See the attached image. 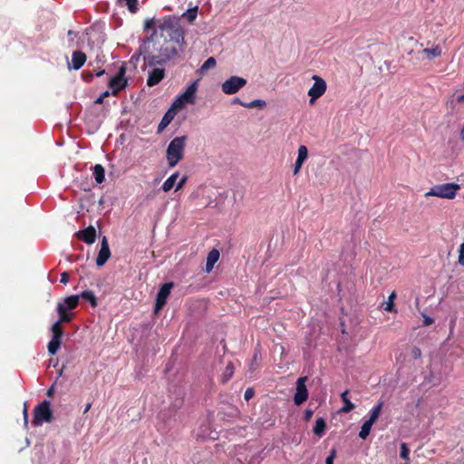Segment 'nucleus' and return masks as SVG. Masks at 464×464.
I'll use <instances>...</instances> for the list:
<instances>
[{
	"label": "nucleus",
	"mask_w": 464,
	"mask_h": 464,
	"mask_svg": "<svg viewBox=\"0 0 464 464\" xmlns=\"http://www.w3.org/2000/svg\"><path fill=\"white\" fill-rule=\"evenodd\" d=\"M152 40L148 38L145 40L139 48L140 55L143 56V61L147 66L164 65L168 62L175 59L179 56V52H182L185 45V39L183 41H178L177 39H171L164 37L163 43H159V48H157L158 53L154 54L151 51Z\"/></svg>",
	"instance_id": "f257e3e1"
},
{
	"label": "nucleus",
	"mask_w": 464,
	"mask_h": 464,
	"mask_svg": "<svg viewBox=\"0 0 464 464\" xmlns=\"http://www.w3.org/2000/svg\"><path fill=\"white\" fill-rule=\"evenodd\" d=\"M53 392H54V386L53 385L47 390L46 395L50 397L53 394Z\"/></svg>",
	"instance_id": "603ef678"
},
{
	"label": "nucleus",
	"mask_w": 464,
	"mask_h": 464,
	"mask_svg": "<svg viewBox=\"0 0 464 464\" xmlns=\"http://www.w3.org/2000/svg\"><path fill=\"white\" fill-rule=\"evenodd\" d=\"M383 407V401H380L371 410L370 418L367 420L372 423H374L379 418L382 409Z\"/></svg>",
	"instance_id": "412c9836"
},
{
	"label": "nucleus",
	"mask_w": 464,
	"mask_h": 464,
	"mask_svg": "<svg viewBox=\"0 0 464 464\" xmlns=\"http://www.w3.org/2000/svg\"><path fill=\"white\" fill-rule=\"evenodd\" d=\"M303 164H304V161H302V160L300 161L298 160H295V168H294V175L298 174V172L300 171Z\"/></svg>",
	"instance_id": "37998d69"
},
{
	"label": "nucleus",
	"mask_w": 464,
	"mask_h": 464,
	"mask_svg": "<svg viewBox=\"0 0 464 464\" xmlns=\"http://www.w3.org/2000/svg\"><path fill=\"white\" fill-rule=\"evenodd\" d=\"M217 64L216 59L214 57H208L204 63L201 65L199 71L201 72L208 71L211 68H214Z\"/></svg>",
	"instance_id": "7c9ffc66"
},
{
	"label": "nucleus",
	"mask_w": 464,
	"mask_h": 464,
	"mask_svg": "<svg viewBox=\"0 0 464 464\" xmlns=\"http://www.w3.org/2000/svg\"><path fill=\"white\" fill-rule=\"evenodd\" d=\"M457 101L459 102H464V93L462 95H459L458 98H457Z\"/></svg>",
	"instance_id": "6e6d98bb"
},
{
	"label": "nucleus",
	"mask_w": 464,
	"mask_h": 464,
	"mask_svg": "<svg viewBox=\"0 0 464 464\" xmlns=\"http://www.w3.org/2000/svg\"><path fill=\"white\" fill-rule=\"evenodd\" d=\"M105 71L104 70H101V71H97L95 73H93L92 72H89V71H84L82 73V77L83 79V81L85 82H91L92 77L94 75L100 77L102 76V74H104Z\"/></svg>",
	"instance_id": "473e14b6"
},
{
	"label": "nucleus",
	"mask_w": 464,
	"mask_h": 464,
	"mask_svg": "<svg viewBox=\"0 0 464 464\" xmlns=\"http://www.w3.org/2000/svg\"><path fill=\"white\" fill-rule=\"evenodd\" d=\"M459 263L464 266V242L459 246Z\"/></svg>",
	"instance_id": "a19ab883"
},
{
	"label": "nucleus",
	"mask_w": 464,
	"mask_h": 464,
	"mask_svg": "<svg viewBox=\"0 0 464 464\" xmlns=\"http://www.w3.org/2000/svg\"><path fill=\"white\" fill-rule=\"evenodd\" d=\"M92 407V403H87L85 408H84V411H83V413H86Z\"/></svg>",
	"instance_id": "5fc2aeb1"
},
{
	"label": "nucleus",
	"mask_w": 464,
	"mask_h": 464,
	"mask_svg": "<svg viewBox=\"0 0 464 464\" xmlns=\"http://www.w3.org/2000/svg\"><path fill=\"white\" fill-rule=\"evenodd\" d=\"M174 284L172 282L165 283L159 290L156 296L155 303V313H158L165 305L168 297L169 296L170 291L173 288Z\"/></svg>",
	"instance_id": "1a4fd4ad"
},
{
	"label": "nucleus",
	"mask_w": 464,
	"mask_h": 464,
	"mask_svg": "<svg viewBox=\"0 0 464 464\" xmlns=\"http://www.w3.org/2000/svg\"><path fill=\"white\" fill-rule=\"evenodd\" d=\"M349 392L346 390L341 394L343 406L341 408L340 412L348 413L355 408V405L348 398Z\"/></svg>",
	"instance_id": "6ab92c4d"
},
{
	"label": "nucleus",
	"mask_w": 464,
	"mask_h": 464,
	"mask_svg": "<svg viewBox=\"0 0 464 464\" xmlns=\"http://www.w3.org/2000/svg\"><path fill=\"white\" fill-rule=\"evenodd\" d=\"M233 104H239L244 107V104H246V102H242L239 98H235L232 102Z\"/></svg>",
	"instance_id": "09e8293b"
},
{
	"label": "nucleus",
	"mask_w": 464,
	"mask_h": 464,
	"mask_svg": "<svg viewBox=\"0 0 464 464\" xmlns=\"http://www.w3.org/2000/svg\"><path fill=\"white\" fill-rule=\"evenodd\" d=\"M198 14V7L189 8L188 9L182 16L185 17L188 22L192 23L196 18Z\"/></svg>",
	"instance_id": "2f4dec72"
},
{
	"label": "nucleus",
	"mask_w": 464,
	"mask_h": 464,
	"mask_svg": "<svg viewBox=\"0 0 464 464\" xmlns=\"http://www.w3.org/2000/svg\"><path fill=\"white\" fill-rule=\"evenodd\" d=\"M57 313L59 314V320L57 322H60L61 324L72 320V314H67V310H65L62 304H57Z\"/></svg>",
	"instance_id": "5701e85b"
},
{
	"label": "nucleus",
	"mask_w": 464,
	"mask_h": 464,
	"mask_svg": "<svg viewBox=\"0 0 464 464\" xmlns=\"http://www.w3.org/2000/svg\"><path fill=\"white\" fill-rule=\"evenodd\" d=\"M176 115V111L173 109H169L165 114L163 115L159 126H158V133L162 132L167 126L172 121Z\"/></svg>",
	"instance_id": "2eb2a0df"
},
{
	"label": "nucleus",
	"mask_w": 464,
	"mask_h": 464,
	"mask_svg": "<svg viewBox=\"0 0 464 464\" xmlns=\"http://www.w3.org/2000/svg\"><path fill=\"white\" fill-rule=\"evenodd\" d=\"M372 425L373 423L369 420L364 421L361 427L359 437L362 440H365L369 436Z\"/></svg>",
	"instance_id": "a878e982"
},
{
	"label": "nucleus",
	"mask_w": 464,
	"mask_h": 464,
	"mask_svg": "<svg viewBox=\"0 0 464 464\" xmlns=\"http://www.w3.org/2000/svg\"><path fill=\"white\" fill-rule=\"evenodd\" d=\"M110 95V92L109 91H105L103 92L101 96H99L96 100H95V103L96 104H102L103 102V100L104 98L108 97Z\"/></svg>",
	"instance_id": "79ce46f5"
},
{
	"label": "nucleus",
	"mask_w": 464,
	"mask_h": 464,
	"mask_svg": "<svg viewBox=\"0 0 464 464\" xmlns=\"http://www.w3.org/2000/svg\"><path fill=\"white\" fill-rule=\"evenodd\" d=\"M307 157H308V150L306 148V146L304 145H301L299 148H298V155H297V159L298 160H302V161H305L307 160Z\"/></svg>",
	"instance_id": "f704fd0d"
},
{
	"label": "nucleus",
	"mask_w": 464,
	"mask_h": 464,
	"mask_svg": "<svg viewBox=\"0 0 464 464\" xmlns=\"http://www.w3.org/2000/svg\"><path fill=\"white\" fill-rule=\"evenodd\" d=\"M396 295L394 292H392L389 298H388V301L385 303V305L383 307V309L385 311H388V312H393L394 311V304H393V300L395 298Z\"/></svg>",
	"instance_id": "c9c22d12"
},
{
	"label": "nucleus",
	"mask_w": 464,
	"mask_h": 464,
	"mask_svg": "<svg viewBox=\"0 0 464 464\" xmlns=\"http://www.w3.org/2000/svg\"><path fill=\"white\" fill-rule=\"evenodd\" d=\"M153 25H154V22H153V20H150V21H149V20H147V21H146V24H145V28L147 29V28H150V27H151V26H153Z\"/></svg>",
	"instance_id": "864d4df0"
},
{
	"label": "nucleus",
	"mask_w": 464,
	"mask_h": 464,
	"mask_svg": "<svg viewBox=\"0 0 464 464\" xmlns=\"http://www.w3.org/2000/svg\"><path fill=\"white\" fill-rule=\"evenodd\" d=\"M179 178V174L178 173H175V174H172L164 183H163V186H162V188L164 191H169L170 190L175 183H176V180L177 179Z\"/></svg>",
	"instance_id": "cd10ccee"
},
{
	"label": "nucleus",
	"mask_w": 464,
	"mask_h": 464,
	"mask_svg": "<svg viewBox=\"0 0 464 464\" xmlns=\"http://www.w3.org/2000/svg\"><path fill=\"white\" fill-rule=\"evenodd\" d=\"M255 395V391L253 388H247L245 392L244 398L246 401L252 399Z\"/></svg>",
	"instance_id": "ea45409f"
},
{
	"label": "nucleus",
	"mask_w": 464,
	"mask_h": 464,
	"mask_svg": "<svg viewBox=\"0 0 464 464\" xmlns=\"http://www.w3.org/2000/svg\"><path fill=\"white\" fill-rule=\"evenodd\" d=\"M196 92L197 84L194 82L190 84L180 96L182 97L183 101L187 102V103H194Z\"/></svg>",
	"instance_id": "f3484780"
},
{
	"label": "nucleus",
	"mask_w": 464,
	"mask_h": 464,
	"mask_svg": "<svg viewBox=\"0 0 464 464\" xmlns=\"http://www.w3.org/2000/svg\"><path fill=\"white\" fill-rule=\"evenodd\" d=\"M234 374V365L232 362H228L226 366L224 373L222 375V382H227Z\"/></svg>",
	"instance_id": "c85d7f7f"
},
{
	"label": "nucleus",
	"mask_w": 464,
	"mask_h": 464,
	"mask_svg": "<svg viewBox=\"0 0 464 464\" xmlns=\"http://www.w3.org/2000/svg\"><path fill=\"white\" fill-rule=\"evenodd\" d=\"M186 180H187V178L186 177H182L181 179L179 180V182L177 185V189L181 188L182 185L186 182Z\"/></svg>",
	"instance_id": "3c124183"
},
{
	"label": "nucleus",
	"mask_w": 464,
	"mask_h": 464,
	"mask_svg": "<svg viewBox=\"0 0 464 464\" xmlns=\"http://www.w3.org/2000/svg\"><path fill=\"white\" fill-rule=\"evenodd\" d=\"M305 380V377H300L296 382V391L294 396L295 405H301L308 398V392L304 384Z\"/></svg>",
	"instance_id": "9d476101"
},
{
	"label": "nucleus",
	"mask_w": 464,
	"mask_h": 464,
	"mask_svg": "<svg viewBox=\"0 0 464 464\" xmlns=\"http://www.w3.org/2000/svg\"><path fill=\"white\" fill-rule=\"evenodd\" d=\"M23 414H24V424L27 425V423H28V413H27L26 406H24Z\"/></svg>",
	"instance_id": "de8ad7c7"
},
{
	"label": "nucleus",
	"mask_w": 464,
	"mask_h": 464,
	"mask_svg": "<svg viewBox=\"0 0 464 464\" xmlns=\"http://www.w3.org/2000/svg\"><path fill=\"white\" fill-rule=\"evenodd\" d=\"M159 29L167 34L168 38L183 41L184 30L179 23V20L173 16L164 17L162 23L160 24Z\"/></svg>",
	"instance_id": "7ed1b4c3"
},
{
	"label": "nucleus",
	"mask_w": 464,
	"mask_h": 464,
	"mask_svg": "<svg viewBox=\"0 0 464 464\" xmlns=\"http://www.w3.org/2000/svg\"><path fill=\"white\" fill-rule=\"evenodd\" d=\"M336 457V450L332 449L329 456L325 459V464H334V459Z\"/></svg>",
	"instance_id": "58836bf2"
},
{
	"label": "nucleus",
	"mask_w": 464,
	"mask_h": 464,
	"mask_svg": "<svg viewBox=\"0 0 464 464\" xmlns=\"http://www.w3.org/2000/svg\"><path fill=\"white\" fill-rule=\"evenodd\" d=\"M313 80L314 81V82L308 91V95L310 97V104H313L317 99L323 96L327 89L326 82L322 77L318 75H314Z\"/></svg>",
	"instance_id": "0eeeda50"
},
{
	"label": "nucleus",
	"mask_w": 464,
	"mask_h": 464,
	"mask_svg": "<svg viewBox=\"0 0 464 464\" xmlns=\"http://www.w3.org/2000/svg\"><path fill=\"white\" fill-rule=\"evenodd\" d=\"M69 281V276L66 272H63L62 275H61V280L60 282L63 285H66Z\"/></svg>",
	"instance_id": "a18cd8bd"
},
{
	"label": "nucleus",
	"mask_w": 464,
	"mask_h": 464,
	"mask_svg": "<svg viewBox=\"0 0 464 464\" xmlns=\"http://www.w3.org/2000/svg\"><path fill=\"white\" fill-rule=\"evenodd\" d=\"M165 76V70L163 68H154L149 72L147 79V85L151 87L157 85Z\"/></svg>",
	"instance_id": "ddd939ff"
},
{
	"label": "nucleus",
	"mask_w": 464,
	"mask_h": 464,
	"mask_svg": "<svg viewBox=\"0 0 464 464\" xmlns=\"http://www.w3.org/2000/svg\"><path fill=\"white\" fill-rule=\"evenodd\" d=\"M187 102L183 101L182 97L179 95L172 103L169 109H173L176 112L177 110L182 109Z\"/></svg>",
	"instance_id": "e433bc0d"
},
{
	"label": "nucleus",
	"mask_w": 464,
	"mask_h": 464,
	"mask_svg": "<svg viewBox=\"0 0 464 464\" xmlns=\"http://www.w3.org/2000/svg\"><path fill=\"white\" fill-rule=\"evenodd\" d=\"M405 464H408V463H405Z\"/></svg>",
	"instance_id": "052dcab7"
},
{
	"label": "nucleus",
	"mask_w": 464,
	"mask_h": 464,
	"mask_svg": "<svg viewBox=\"0 0 464 464\" xmlns=\"http://www.w3.org/2000/svg\"><path fill=\"white\" fill-rule=\"evenodd\" d=\"M326 423L323 418H318L314 427V433L316 436L322 437L324 433Z\"/></svg>",
	"instance_id": "b1692460"
},
{
	"label": "nucleus",
	"mask_w": 464,
	"mask_h": 464,
	"mask_svg": "<svg viewBox=\"0 0 464 464\" xmlns=\"http://www.w3.org/2000/svg\"><path fill=\"white\" fill-rule=\"evenodd\" d=\"M266 103L263 100H254L251 102H246V104H244L245 108L252 109V108H258V109H264L266 107Z\"/></svg>",
	"instance_id": "c756f323"
},
{
	"label": "nucleus",
	"mask_w": 464,
	"mask_h": 464,
	"mask_svg": "<svg viewBox=\"0 0 464 464\" xmlns=\"http://www.w3.org/2000/svg\"><path fill=\"white\" fill-rule=\"evenodd\" d=\"M423 53H426L427 57L431 60L441 55V49L439 45H436L432 48H425Z\"/></svg>",
	"instance_id": "393cba45"
},
{
	"label": "nucleus",
	"mask_w": 464,
	"mask_h": 464,
	"mask_svg": "<svg viewBox=\"0 0 464 464\" xmlns=\"http://www.w3.org/2000/svg\"><path fill=\"white\" fill-rule=\"evenodd\" d=\"M68 34L72 35V31H71V30H70V31L68 32Z\"/></svg>",
	"instance_id": "13d9d810"
},
{
	"label": "nucleus",
	"mask_w": 464,
	"mask_h": 464,
	"mask_svg": "<svg viewBox=\"0 0 464 464\" xmlns=\"http://www.w3.org/2000/svg\"><path fill=\"white\" fill-rule=\"evenodd\" d=\"M51 331L53 333V336H56V334L58 337L63 336V330L61 327L60 322L56 321L55 323H53L51 327Z\"/></svg>",
	"instance_id": "72a5a7b5"
},
{
	"label": "nucleus",
	"mask_w": 464,
	"mask_h": 464,
	"mask_svg": "<svg viewBox=\"0 0 464 464\" xmlns=\"http://www.w3.org/2000/svg\"><path fill=\"white\" fill-rule=\"evenodd\" d=\"M79 295H80V297L89 301L92 307L97 306V299L92 291H83Z\"/></svg>",
	"instance_id": "bb28decb"
},
{
	"label": "nucleus",
	"mask_w": 464,
	"mask_h": 464,
	"mask_svg": "<svg viewBox=\"0 0 464 464\" xmlns=\"http://www.w3.org/2000/svg\"><path fill=\"white\" fill-rule=\"evenodd\" d=\"M186 140V136H180L174 138L169 142L166 151L169 167H175L183 159Z\"/></svg>",
	"instance_id": "f03ea898"
},
{
	"label": "nucleus",
	"mask_w": 464,
	"mask_h": 464,
	"mask_svg": "<svg viewBox=\"0 0 464 464\" xmlns=\"http://www.w3.org/2000/svg\"><path fill=\"white\" fill-rule=\"evenodd\" d=\"M460 189V186L456 183H445L432 187L425 196H436L441 198L452 199L457 192Z\"/></svg>",
	"instance_id": "39448f33"
},
{
	"label": "nucleus",
	"mask_w": 464,
	"mask_h": 464,
	"mask_svg": "<svg viewBox=\"0 0 464 464\" xmlns=\"http://www.w3.org/2000/svg\"><path fill=\"white\" fill-rule=\"evenodd\" d=\"M431 2H433L434 0H430Z\"/></svg>",
	"instance_id": "bf43d9fd"
},
{
	"label": "nucleus",
	"mask_w": 464,
	"mask_h": 464,
	"mask_svg": "<svg viewBox=\"0 0 464 464\" xmlns=\"http://www.w3.org/2000/svg\"><path fill=\"white\" fill-rule=\"evenodd\" d=\"M412 355L415 359H418L421 356V351L418 347H413Z\"/></svg>",
	"instance_id": "c03bdc74"
},
{
	"label": "nucleus",
	"mask_w": 464,
	"mask_h": 464,
	"mask_svg": "<svg viewBox=\"0 0 464 464\" xmlns=\"http://www.w3.org/2000/svg\"><path fill=\"white\" fill-rule=\"evenodd\" d=\"M246 84V80L245 78L231 76L222 83L221 90L224 93L231 95L237 93Z\"/></svg>",
	"instance_id": "6e6552de"
},
{
	"label": "nucleus",
	"mask_w": 464,
	"mask_h": 464,
	"mask_svg": "<svg viewBox=\"0 0 464 464\" xmlns=\"http://www.w3.org/2000/svg\"><path fill=\"white\" fill-rule=\"evenodd\" d=\"M219 251L216 248H213L211 251L208 252L207 256V263H206V272L209 273L212 271L214 265L218 262L219 258Z\"/></svg>",
	"instance_id": "dca6fc26"
},
{
	"label": "nucleus",
	"mask_w": 464,
	"mask_h": 464,
	"mask_svg": "<svg viewBox=\"0 0 464 464\" xmlns=\"http://www.w3.org/2000/svg\"><path fill=\"white\" fill-rule=\"evenodd\" d=\"M410 450L406 443L401 444L400 457L405 460H409Z\"/></svg>",
	"instance_id": "4c0bfd02"
},
{
	"label": "nucleus",
	"mask_w": 464,
	"mask_h": 464,
	"mask_svg": "<svg viewBox=\"0 0 464 464\" xmlns=\"http://www.w3.org/2000/svg\"><path fill=\"white\" fill-rule=\"evenodd\" d=\"M110 256H111V250H110L108 239L106 237H103L102 238V242H101V249H100L97 258H96V265L98 266H104L105 263L110 258Z\"/></svg>",
	"instance_id": "9b49d317"
},
{
	"label": "nucleus",
	"mask_w": 464,
	"mask_h": 464,
	"mask_svg": "<svg viewBox=\"0 0 464 464\" xmlns=\"http://www.w3.org/2000/svg\"><path fill=\"white\" fill-rule=\"evenodd\" d=\"M80 295H73L66 297L63 302L58 303V304H62L65 310H72L79 304Z\"/></svg>",
	"instance_id": "a211bd4d"
},
{
	"label": "nucleus",
	"mask_w": 464,
	"mask_h": 464,
	"mask_svg": "<svg viewBox=\"0 0 464 464\" xmlns=\"http://www.w3.org/2000/svg\"><path fill=\"white\" fill-rule=\"evenodd\" d=\"M53 419V411L51 409V402L44 401L39 403L34 410L33 425L35 427L41 426L44 422L50 423Z\"/></svg>",
	"instance_id": "20e7f679"
},
{
	"label": "nucleus",
	"mask_w": 464,
	"mask_h": 464,
	"mask_svg": "<svg viewBox=\"0 0 464 464\" xmlns=\"http://www.w3.org/2000/svg\"><path fill=\"white\" fill-rule=\"evenodd\" d=\"M314 414V411L310 409L305 410L304 411V420H309Z\"/></svg>",
	"instance_id": "49530a36"
},
{
	"label": "nucleus",
	"mask_w": 464,
	"mask_h": 464,
	"mask_svg": "<svg viewBox=\"0 0 464 464\" xmlns=\"http://www.w3.org/2000/svg\"><path fill=\"white\" fill-rule=\"evenodd\" d=\"M93 176L97 183L101 184L105 179V169L101 164L93 167Z\"/></svg>",
	"instance_id": "4be33fe9"
},
{
	"label": "nucleus",
	"mask_w": 464,
	"mask_h": 464,
	"mask_svg": "<svg viewBox=\"0 0 464 464\" xmlns=\"http://www.w3.org/2000/svg\"><path fill=\"white\" fill-rule=\"evenodd\" d=\"M126 68L121 65L116 75L111 77L108 82L109 87L111 89V94L117 95L119 92L125 89L127 86V79L125 78Z\"/></svg>",
	"instance_id": "423d86ee"
},
{
	"label": "nucleus",
	"mask_w": 464,
	"mask_h": 464,
	"mask_svg": "<svg viewBox=\"0 0 464 464\" xmlns=\"http://www.w3.org/2000/svg\"><path fill=\"white\" fill-rule=\"evenodd\" d=\"M62 338L63 337H58L56 335V336H53L52 339L49 341L47 349H48V353L51 355H54L58 352V350L61 346V343H62Z\"/></svg>",
	"instance_id": "aec40b11"
},
{
	"label": "nucleus",
	"mask_w": 464,
	"mask_h": 464,
	"mask_svg": "<svg viewBox=\"0 0 464 464\" xmlns=\"http://www.w3.org/2000/svg\"><path fill=\"white\" fill-rule=\"evenodd\" d=\"M86 54L82 51H74L72 54V67L74 70L81 69L86 62Z\"/></svg>",
	"instance_id": "4468645a"
},
{
	"label": "nucleus",
	"mask_w": 464,
	"mask_h": 464,
	"mask_svg": "<svg viewBox=\"0 0 464 464\" xmlns=\"http://www.w3.org/2000/svg\"><path fill=\"white\" fill-rule=\"evenodd\" d=\"M432 323H433V319H432V318H430V317H429V316H426V317L424 318V324H425V325H430V324H432Z\"/></svg>",
	"instance_id": "8fccbe9b"
},
{
	"label": "nucleus",
	"mask_w": 464,
	"mask_h": 464,
	"mask_svg": "<svg viewBox=\"0 0 464 464\" xmlns=\"http://www.w3.org/2000/svg\"><path fill=\"white\" fill-rule=\"evenodd\" d=\"M77 237L80 240L83 241L86 244H92L96 239V230L92 226L88 227L83 230H79L77 232Z\"/></svg>",
	"instance_id": "f8f14e48"
},
{
	"label": "nucleus",
	"mask_w": 464,
	"mask_h": 464,
	"mask_svg": "<svg viewBox=\"0 0 464 464\" xmlns=\"http://www.w3.org/2000/svg\"><path fill=\"white\" fill-rule=\"evenodd\" d=\"M460 139H461L462 140H464V125H463V128H462V129H461V130H460Z\"/></svg>",
	"instance_id": "4d7b16f0"
}]
</instances>
